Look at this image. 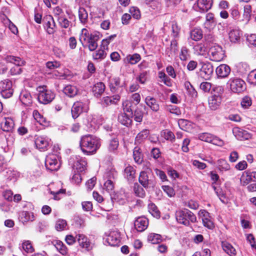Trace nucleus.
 Returning <instances> with one entry per match:
<instances>
[{
	"label": "nucleus",
	"mask_w": 256,
	"mask_h": 256,
	"mask_svg": "<svg viewBox=\"0 0 256 256\" xmlns=\"http://www.w3.org/2000/svg\"><path fill=\"white\" fill-rule=\"evenodd\" d=\"M252 180L251 172L247 170L242 173L240 178V184L242 186H246Z\"/></svg>",
	"instance_id": "nucleus-36"
},
{
	"label": "nucleus",
	"mask_w": 256,
	"mask_h": 256,
	"mask_svg": "<svg viewBox=\"0 0 256 256\" xmlns=\"http://www.w3.org/2000/svg\"><path fill=\"white\" fill-rule=\"evenodd\" d=\"M106 242L112 246H119L120 242V234L116 231L110 232L106 239Z\"/></svg>",
	"instance_id": "nucleus-17"
},
{
	"label": "nucleus",
	"mask_w": 256,
	"mask_h": 256,
	"mask_svg": "<svg viewBox=\"0 0 256 256\" xmlns=\"http://www.w3.org/2000/svg\"><path fill=\"white\" fill-rule=\"evenodd\" d=\"M38 95V101L44 104H47L51 102L54 98V94L51 90H44V88H39Z\"/></svg>",
	"instance_id": "nucleus-7"
},
{
	"label": "nucleus",
	"mask_w": 256,
	"mask_h": 256,
	"mask_svg": "<svg viewBox=\"0 0 256 256\" xmlns=\"http://www.w3.org/2000/svg\"><path fill=\"white\" fill-rule=\"evenodd\" d=\"M74 170V174L71 178V182L74 184H78L82 181V177L80 174V172H78Z\"/></svg>",
	"instance_id": "nucleus-63"
},
{
	"label": "nucleus",
	"mask_w": 256,
	"mask_h": 256,
	"mask_svg": "<svg viewBox=\"0 0 256 256\" xmlns=\"http://www.w3.org/2000/svg\"><path fill=\"white\" fill-rule=\"evenodd\" d=\"M176 217L178 222L186 226L190 225V222L192 223H194L196 222V216L188 209L176 211Z\"/></svg>",
	"instance_id": "nucleus-3"
},
{
	"label": "nucleus",
	"mask_w": 256,
	"mask_h": 256,
	"mask_svg": "<svg viewBox=\"0 0 256 256\" xmlns=\"http://www.w3.org/2000/svg\"><path fill=\"white\" fill-rule=\"evenodd\" d=\"M50 141L47 137L40 136L36 138L35 144L38 148L44 150L48 146Z\"/></svg>",
	"instance_id": "nucleus-19"
},
{
	"label": "nucleus",
	"mask_w": 256,
	"mask_h": 256,
	"mask_svg": "<svg viewBox=\"0 0 256 256\" xmlns=\"http://www.w3.org/2000/svg\"><path fill=\"white\" fill-rule=\"evenodd\" d=\"M230 16L238 22H242V20H240V13L236 8H232L230 10Z\"/></svg>",
	"instance_id": "nucleus-56"
},
{
	"label": "nucleus",
	"mask_w": 256,
	"mask_h": 256,
	"mask_svg": "<svg viewBox=\"0 0 256 256\" xmlns=\"http://www.w3.org/2000/svg\"><path fill=\"white\" fill-rule=\"evenodd\" d=\"M73 162V170L78 172H82L86 168V162L84 159L80 157H76L74 160H70V162Z\"/></svg>",
	"instance_id": "nucleus-16"
},
{
	"label": "nucleus",
	"mask_w": 256,
	"mask_h": 256,
	"mask_svg": "<svg viewBox=\"0 0 256 256\" xmlns=\"http://www.w3.org/2000/svg\"><path fill=\"white\" fill-rule=\"evenodd\" d=\"M212 134L208 132L201 133L198 134V138L202 141L211 142Z\"/></svg>",
	"instance_id": "nucleus-58"
},
{
	"label": "nucleus",
	"mask_w": 256,
	"mask_h": 256,
	"mask_svg": "<svg viewBox=\"0 0 256 256\" xmlns=\"http://www.w3.org/2000/svg\"><path fill=\"white\" fill-rule=\"evenodd\" d=\"M63 92L68 96L74 97L77 94L78 89L74 86L68 85L64 88Z\"/></svg>",
	"instance_id": "nucleus-35"
},
{
	"label": "nucleus",
	"mask_w": 256,
	"mask_h": 256,
	"mask_svg": "<svg viewBox=\"0 0 256 256\" xmlns=\"http://www.w3.org/2000/svg\"><path fill=\"white\" fill-rule=\"evenodd\" d=\"M117 176V172L114 170H110L108 173V180L104 184V189L105 190L108 192H112L114 189V184L112 181V178H115Z\"/></svg>",
	"instance_id": "nucleus-15"
},
{
	"label": "nucleus",
	"mask_w": 256,
	"mask_h": 256,
	"mask_svg": "<svg viewBox=\"0 0 256 256\" xmlns=\"http://www.w3.org/2000/svg\"><path fill=\"white\" fill-rule=\"evenodd\" d=\"M213 71V66L210 63H204L200 70L198 76L206 80H208L211 77Z\"/></svg>",
	"instance_id": "nucleus-13"
},
{
	"label": "nucleus",
	"mask_w": 256,
	"mask_h": 256,
	"mask_svg": "<svg viewBox=\"0 0 256 256\" xmlns=\"http://www.w3.org/2000/svg\"><path fill=\"white\" fill-rule=\"evenodd\" d=\"M248 78L250 83L256 85V69L250 72Z\"/></svg>",
	"instance_id": "nucleus-64"
},
{
	"label": "nucleus",
	"mask_w": 256,
	"mask_h": 256,
	"mask_svg": "<svg viewBox=\"0 0 256 256\" xmlns=\"http://www.w3.org/2000/svg\"><path fill=\"white\" fill-rule=\"evenodd\" d=\"M100 38L98 33L90 32L87 29L82 28L79 40L83 46L88 47L90 51H94L98 46Z\"/></svg>",
	"instance_id": "nucleus-2"
},
{
	"label": "nucleus",
	"mask_w": 256,
	"mask_h": 256,
	"mask_svg": "<svg viewBox=\"0 0 256 256\" xmlns=\"http://www.w3.org/2000/svg\"><path fill=\"white\" fill-rule=\"evenodd\" d=\"M198 216L202 218L204 226L210 230H212L214 226L210 213L205 210H200L198 213Z\"/></svg>",
	"instance_id": "nucleus-10"
},
{
	"label": "nucleus",
	"mask_w": 256,
	"mask_h": 256,
	"mask_svg": "<svg viewBox=\"0 0 256 256\" xmlns=\"http://www.w3.org/2000/svg\"><path fill=\"white\" fill-rule=\"evenodd\" d=\"M194 50L198 55L204 56L206 53V48L202 43L197 44L194 46Z\"/></svg>",
	"instance_id": "nucleus-40"
},
{
	"label": "nucleus",
	"mask_w": 256,
	"mask_h": 256,
	"mask_svg": "<svg viewBox=\"0 0 256 256\" xmlns=\"http://www.w3.org/2000/svg\"><path fill=\"white\" fill-rule=\"evenodd\" d=\"M222 246L224 250L230 256L236 255V250L230 243L223 241L222 242Z\"/></svg>",
	"instance_id": "nucleus-27"
},
{
	"label": "nucleus",
	"mask_w": 256,
	"mask_h": 256,
	"mask_svg": "<svg viewBox=\"0 0 256 256\" xmlns=\"http://www.w3.org/2000/svg\"><path fill=\"white\" fill-rule=\"evenodd\" d=\"M33 116L36 120L41 125L46 126L48 124L46 119L43 116L40 112L34 110L33 112Z\"/></svg>",
	"instance_id": "nucleus-39"
},
{
	"label": "nucleus",
	"mask_w": 256,
	"mask_h": 256,
	"mask_svg": "<svg viewBox=\"0 0 256 256\" xmlns=\"http://www.w3.org/2000/svg\"><path fill=\"white\" fill-rule=\"evenodd\" d=\"M22 248L27 253L32 252L34 250L30 240H24L22 244Z\"/></svg>",
	"instance_id": "nucleus-53"
},
{
	"label": "nucleus",
	"mask_w": 256,
	"mask_h": 256,
	"mask_svg": "<svg viewBox=\"0 0 256 256\" xmlns=\"http://www.w3.org/2000/svg\"><path fill=\"white\" fill-rule=\"evenodd\" d=\"M78 17L82 24H86L88 21V14L86 10L80 8L78 10Z\"/></svg>",
	"instance_id": "nucleus-46"
},
{
	"label": "nucleus",
	"mask_w": 256,
	"mask_h": 256,
	"mask_svg": "<svg viewBox=\"0 0 256 256\" xmlns=\"http://www.w3.org/2000/svg\"><path fill=\"white\" fill-rule=\"evenodd\" d=\"M145 108L142 105H140L139 106L134 110V112L133 116L134 120L138 122H141L143 119L144 112L143 109Z\"/></svg>",
	"instance_id": "nucleus-28"
},
{
	"label": "nucleus",
	"mask_w": 256,
	"mask_h": 256,
	"mask_svg": "<svg viewBox=\"0 0 256 256\" xmlns=\"http://www.w3.org/2000/svg\"><path fill=\"white\" fill-rule=\"evenodd\" d=\"M76 240L78 242L80 246L84 250L88 252L93 248L94 244L84 234H78L76 235Z\"/></svg>",
	"instance_id": "nucleus-11"
},
{
	"label": "nucleus",
	"mask_w": 256,
	"mask_h": 256,
	"mask_svg": "<svg viewBox=\"0 0 256 256\" xmlns=\"http://www.w3.org/2000/svg\"><path fill=\"white\" fill-rule=\"evenodd\" d=\"M190 36L192 40L198 41L202 38L203 32L200 28H194L190 31Z\"/></svg>",
	"instance_id": "nucleus-34"
},
{
	"label": "nucleus",
	"mask_w": 256,
	"mask_h": 256,
	"mask_svg": "<svg viewBox=\"0 0 256 256\" xmlns=\"http://www.w3.org/2000/svg\"><path fill=\"white\" fill-rule=\"evenodd\" d=\"M45 164L46 168L51 171L56 170L60 168L57 156L54 154H50L46 156Z\"/></svg>",
	"instance_id": "nucleus-14"
},
{
	"label": "nucleus",
	"mask_w": 256,
	"mask_h": 256,
	"mask_svg": "<svg viewBox=\"0 0 256 256\" xmlns=\"http://www.w3.org/2000/svg\"><path fill=\"white\" fill-rule=\"evenodd\" d=\"M166 110L168 112L176 116H180L181 114V111L180 108L174 105L167 106Z\"/></svg>",
	"instance_id": "nucleus-61"
},
{
	"label": "nucleus",
	"mask_w": 256,
	"mask_h": 256,
	"mask_svg": "<svg viewBox=\"0 0 256 256\" xmlns=\"http://www.w3.org/2000/svg\"><path fill=\"white\" fill-rule=\"evenodd\" d=\"M14 122L10 118H4L0 123V126L4 131L10 132L14 126Z\"/></svg>",
	"instance_id": "nucleus-22"
},
{
	"label": "nucleus",
	"mask_w": 256,
	"mask_h": 256,
	"mask_svg": "<svg viewBox=\"0 0 256 256\" xmlns=\"http://www.w3.org/2000/svg\"><path fill=\"white\" fill-rule=\"evenodd\" d=\"M118 146V141L117 138H113L110 140L108 150L110 152H114L116 150Z\"/></svg>",
	"instance_id": "nucleus-55"
},
{
	"label": "nucleus",
	"mask_w": 256,
	"mask_h": 256,
	"mask_svg": "<svg viewBox=\"0 0 256 256\" xmlns=\"http://www.w3.org/2000/svg\"><path fill=\"white\" fill-rule=\"evenodd\" d=\"M22 102L25 105H29L32 102V96L28 92H24L20 96Z\"/></svg>",
	"instance_id": "nucleus-51"
},
{
	"label": "nucleus",
	"mask_w": 256,
	"mask_h": 256,
	"mask_svg": "<svg viewBox=\"0 0 256 256\" xmlns=\"http://www.w3.org/2000/svg\"><path fill=\"white\" fill-rule=\"evenodd\" d=\"M217 168L220 172H226L230 169V165L224 159H220L217 161Z\"/></svg>",
	"instance_id": "nucleus-33"
},
{
	"label": "nucleus",
	"mask_w": 256,
	"mask_h": 256,
	"mask_svg": "<svg viewBox=\"0 0 256 256\" xmlns=\"http://www.w3.org/2000/svg\"><path fill=\"white\" fill-rule=\"evenodd\" d=\"M56 20L60 26L62 28H68L69 26L70 22L67 19L65 14L62 16L58 17V18H56Z\"/></svg>",
	"instance_id": "nucleus-49"
},
{
	"label": "nucleus",
	"mask_w": 256,
	"mask_h": 256,
	"mask_svg": "<svg viewBox=\"0 0 256 256\" xmlns=\"http://www.w3.org/2000/svg\"><path fill=\"white\" fill-rule=\"evenodd\" d=\"M148 224V220L144 216H141L137 218L134 222L135 228L138 232L144 231L147 228Z\"/></svg>",
	"instance_id": "nucleus-18"
},
{
	"label": "nucleus",
	"mask_w": 256,
	"mask_h": 256,
	"mask_svg": "<svg viewBox=\"0 0 256 256\" xmlns=\"http://www.w3.org/2000/svg\"><path fill=\"white\" fill-rule=\"evenodd\" d=\"M88 110V105L80 101L75 102L72 108V117L76 119L83 112H87Z\"/></svg>",
	"instance_id": "nucleus-8"
},
{
	"label": "nucleus",
	"mask_w": 256,
	"mask_h": 256,
	"mask_svg": "<svg viewBox=\"0 0 256 256\" xmlns=\"http://www.w3.org/2000/svg\"><path fill=\"white\" fill-rule=\"evenodd\" d=\"M134 191L138 196L143 198L145 196L144 190L138 183L134 184Z\"/></svg>",
	"instance_id": "nucleus-52"
},
{
	"label": "nucleus",
	"mask_w": 256,
	"mask_h": 256,
	"mask_svg": "<svg viewBox=\"0 0 256 256\" xmlns=\"http://www.w3.org/2000/svg\"><path fill=\"white\" fill-rule=\"evenodd\" d=\"M51 244L55 246L62 254L65 256L68 254L67 248L62 241L58 240H54L51 241Z\"/></svg>",
	"instance_id": "nucleus-24"
},
{
	"label": "nucleus",
	"mask_w": 256,
	"mask_h": 256,
	"mask_svg": "<svg viewBox=\"0 0 256 256\" xmlns=\"http://www.w3.org/2000/svg\"><path fill=\"white\" fill-rule=\"evenodd\" d=\"M251 12V6L248 4L244 5V6L243 18L242 20L244 24H247L250 20Z\"/></svg>",
	"instance_id": "nucleus-32"
},
{
	"label": "nucleus",
	"mask_w": 256,
	"mask_h": 256,
	"mask_svg": "<svg viewBox=\"0 0 256 256\" xmlns=\"http://www.w3.org/2000/svg\"><path fill=\"white\" fill-rule=\"evenodd\" d=\"M151 173L152 170L149 168H146L140 173L138 180L140 183L145 188H148L150 184H152V180L149 176Z\"/></svg>",
	"instance_id": "nucleus-12"
},
{
	"label": "nucleus",
	"mask_w": 256,
	"mask_h": 256,
	"mask_svg": "<svg viewBox=\"0 0 256 256\" xmlns=\"http://www.w3.org/2000/svg\"><path fill=\"white\" fill-rule=\"evenodd\" d=\"M145 102L146 105L154 112H158L160 106L158 101L153 97L148 96L145 98Z\"/></svg>",
	"instance_id": "nucleus-23"
},
{
	"label": "nucleus",
	"mask_w": 256,
	"mask_h": 256,
	"mask_svg": "<svg viewBox=\"0 0 256 256\" xmlns=\"http://www.w3.org/2000/svg\"><path fill=\"white\" fill-rule=\"evenodd\" d=\"M100 146V139L94 136L87 134L81 138L80 148L82 152L86 155L95 154Z\"/></svg>",
	"instance_id": "nucleus-1"
},
{
	"label": "nucleus",
	"mask_w": 256,
	"mask_h": 256,
	"mask_svg": "<svg viewBox=\"0 0 256 256\" xmlns=\"http://www.w3.org/2000/svg\"><path fill=\"white\" fill-rule=\"evenodd\" d=\"M189 56L188 50L186 47L183 46L181 48L180 54V58L182 60L185 61L187 60Z\"/></svg>",
	"instance_id": "nucleus-62"
},
{
	"label": "nucleus",
	"mask_w": 256,
	"mask_h": 256,
	"mask_svg": "<svg viewBox=\"0 0 256 256\" xmlns=\"http://www.w3.org/2000/svg\"><path fill=\"white\" fill-rule=\"evenodd\" d=\"M149 134L150 132L148 130H143L137 134L135 138L136 142L137 143H141L148 137Z\"/></svg>",
	"instance_id": "nucleus-41"
},
{
	"label": "nucleus",
	"mask_w": 256,
	"mask_h": 256,
	"mask_svg": "<svg viewBox=\"0 0 256 256\" xmlns=\"http://www.w3.org/2000/svg\"><path fill=\"white\" fill-rule=\"evenodd\" d=\"M12 88V82L11 81L6 80L0 82V90H11Z\"/></svg>",
	"instance_id": "nucleus-54"
},
{
	"label": "nucleus",
	"mask_w": 256,
	"mask_h": 256,
	"mask_svg": "<svg viewBox=\"0 0 256 256\" xmlns=\"http://www.w3.org/2000/svg\"><path fill=\"white\" fill-rule=\"evenodd\" d=\"M148 240L152 244H158L162 241L160 235L156 234H150L148 237Z\"/></svg>",
	"instance_id": "nucleus-50"
},
{
	"label": "nucleus",
	"mask_w": 256,
	"mask_h": 256,
	"mask_svg": "<svg viewBox=\"0 0 256 256\" xmlns=\"http://www.w3.org/2000/svg\"><path fill=\"white\" fill-rule=\"evenodd\" d=\"M133 156L136 162L141 164L143 160L142 154L141 150L138 147H136L133 152Z\"/></svg>",
	"instance_id": "nucleus-43"
},
{
	"label": "nucleus",
	"mask_w": 256,
	"mask_h": 256,
	"mask_svg": "<svg viewBox=\"0 0 256 256\" xmlns=\"http://www.w3.org/2000/svg\"><path fill=\"white\" fill-rule=\"evenodd\" d=\"M106 56V50L100 48L98 50L92 54V57L94 60L104 59Z\"/></svg>",
	"instance_id": "nucleus-47"
},
{
	"label": "nucleus",
	"mask_w": 256,
	"mask_h": 256,
	"mask_svg": "<svg viewBox=\"0 0 256 256\" xmlns=\"http://www.w3.org/2000/svg\"><path fill=\"white\" fill-rule=\"evenodd\" d=\"M148 212L151 214L156 218L160 217V212L157 206L154 204H150L148 206Z\"/></svg>",
	"instance_id": "nucleus-45"
},
{
	"label": "nucleus",
	"mask_w": 256,
	"mask_h": 256,
	"mask_svg": "<svg viewBox=\"0 0 256 256\" xmlns=\"http://www.w3.org/2000/svg\"><path fill=\"white\" fill-rule=\"evenodd\" d=\"M148 74V71L140 72L139 76L136 78V80L142 84H144L146 81Z\"/></svg>",
	"instance_id": "nucleus-59"
},
{
	"label": "nucleus",
	"mask_w": 256,
	"mask_h": 256,
	"mask_svg": "<svg viewBox=\"0 0 256 256\" xmlns=\"http://www.w3.org/2000/svg\"><path fill=\"white\" fill-rule=\"evenodd\" d=\"M216 72L218 77L224 78L229 75L230 68L226 64H222L216 68Z\"/></svg>",
	"instance_id": "nucleus-20"
},
{
	"label": "nucleus",
	"mask_w": 256,
	"mask_h": 256,
	"mask_svg": "<svg viewBox=\"0 0 256 256\" xmlns=\"http://www.w3.org/2000/svg\"><path fill=\"white\" fill-rule=\"evenodd\" d=\"M180 128L185 131H189L192 128V123L184 119H180L178 121Z\"/></svg>",
	"instance_id": "nucleus-37"
},
{
	"label": "nucleus",
	"mask_w": 256,
	"mask_h": 256,
	"mask_svg": "<svg viewBox=\"0 0 256 256\" xmlns=\"http://www.w3.org/2000/svg\"><path fill=\"white\" fill-rule=\"evenodd\" d=\"M106 89L105 84L102 82L95 84L92 87V92L95 97L99 98L104 93Z\"/></svg>",
	"instance_id": "nucleus-21"
},
{
	"label": "nucleus",
	"mask_w": 256,
	"mask_h": 256,
	"mask_svg": "<svg viewBox=\"0 0 256 256\" xmlns=\"http://www.w3.org/2000/svg\"><path fill=\"white\" fill-rule=\"evenodd\" d=\"M66 222L65 220H58L56 224L55 228L57 230L62 231L66 228Z\"/></svg>",
	"instance_id": "nucleus-60"
},
{
	"label": "nucleus",
	"mask_w": 256,
	"mask_h": 256,
	"mask_svg": "<svg viewBox=\"0 0 256 256\" xmlns=\"http://www.w3.org/2000/svg\"><path fill=\"white\" fill-rule=\"evenodd\" d=\"M4 59L6 62L14 64V65L24 66L25 64V62L20 58L13 56H7Z\"/></svg>",
	"instance_id": "nucleus-30"
},
{
	"label": "nucleus",
	"mask_w": 256,
	"mask_h": 256,
	"mask_svg": "<svg viewBox=\"0 0 256 256\" xmlns=\"http://www.w3.org/2000/svg\"><path fill=\"white\" fill-rule=\"evenodd\" d=\"M118 120L121 124L126 126H128L132 123L131 118L125 112H121L118 114Z\"/></svg>",
	"instance_id": "nucleus-29"
},
{
	"label": "nucleus",
	"mask_w": 256,
	"mask_h": 256,
	"mask_svg": "<svg viewBox=\"0 0 256 256\" xmlns=\"http://www.w3.org/2000/svg\"><path fill=\"white\" fill-rule=\"evenodd\" d=\"M50 20L51 21L48 20L46 24V30L48 34H52L54 32L56 24L52 18H50Z\"/></svg>",
	"instance_id": "nucleus-57"
},
{
	"label": "nucleus",
	"mask_w": 256,
	"mask_h": 256,
	"mask_svg": "<svg viewBox=\"0 0 256 256\" xmlns=\"http://www.w3.org/2000/svg\"><path fill=\"white\" fill-rule=\"evenodd\" d=\"M136 170L130 165L126 166L124 170V175L128 180H132L135 178Z\"/></svg>",
	"instance_id": "nucleus-26"
},
{
	"label": "nucleus",
	"mask_w": 256,
	"mask_h": 256,
	"mask_svg": "<svg viewBox=\"0 0 256 256\" xmlns=\"http://www.w3.org/2000/svg\"><path fill=\"white\" fill-rule=\"evenodd\" d=\"M120 100V96L116 94L112 96H104L102 98V104L106 106H109L112 104H115Z\"/></svg>",
	"instance_id": "nucleus-25"
},
{
	"label": "nucleus",
	"mask_w": 256,
	"mask_h": 256,
	"mask_svg": "<svg viewBox=\"0 0 256 256\" xmlns=\"http://www.w3.org/2000/svg\"><path fill=\"white\" fill-rule=\"evenodd\" d=\"M184 86L188 94L193 98L196 96L197 92L190 82L186 81L184 83Z\"/></svg>",
	"instance_id": "nucleus-42"
},
{
	"label": "nucleus",
	"mask_w": 256,
	"mask_h": 256,
	"mask_svg": "<svg viewBox=\"0 0 256 256\" xmlns=\"http://www.w3.org/2000/svg\"><path fill=\"white\" fill-rule=\"evenodd\" d=\"M228 36L230 42L236 43L240 40V31L238 30H232L229 32Z\"/></svg>",
	"instance_id": "nucleus-38"
},
{
	"label": "nucleus",
	"mask_w": 256,
	"mask_h": 256,
	"mask_svg": "<svg viewBox=\"0 0 256 256\" xmlns=\"http://www.w3.org/2000/svg\"><path fill=\"white\" fill-rule=\"evenodd\" d=\"M212 3V0H196L193 8L197 12H206L211 8Z\"/></svg>",
	"instance_id": "nucleus-9"
},
{
	"label": "nucleus",
	"mask_w": 256,
	"mask_h": 256,
	"mask_svg": "<svg viewBox=\"0 0 256 256\" xmlns=\"http://www.w3.org/2000/svg\"><path fill=\"white\" fill-rule=\"evenodd\" d=\"M234 132L235 134L236 138L241 140H248L250 138V134L246 130H235Z\"/></svg>",
	"instance_id": "nucleus-31"
},
{
	"label": "nucleus",
	"mask_w": 256,
	"mask_h": 256,
	"mask_svg": "<svg viewBox=\"0 0 256 256\" xmlns=\"http://www.w3.org/2000/svg\"><path fill=\"white\" fill-rule=\"evenodd\" d=\"M230 90L234 93L240 94L246 90V84L241 78L236 77L231 78L227 82Z\"/></svg>",
	"instance_id": "nucleus-4"
},
{
	"label": "nucleus",
	"mask_w": 256,
	"mask_h": 256,
	"mask_svg": "<svg viewBox=\"0 0 256 256\" xmlns=\"http://www.w3.org/2000/svg\"><path fill=\"white\" fill-rule=\"evenodd\" d=\"M209 54L210 60L215 62H220L225 56L224 51L218 45L212 46L209 50Z\"/></svg>",
	"instance_id": "nucleus-6"
},
{
	"label": "nucleus",
	"mask_w": 256,
	"mask_h": 256,
	"mask_svg": "<svg viewBox=\"0 0 256 256\" xmlns=\"http://www.w3.org/2000/svg\"><path fill=\"white\" fill-rule=\"evenodd\" d=\"M216 90L218 91V94H214L208 98L209 107L212 110H216L220 106L222 100L221 94L224 92V90L221 86L216 88Z\"/></svg>",
	"instance_id": "nucleus-5"
},
{
	"label": "nucleus",
	"mask_w": 256,
	"mask_h": 256,
	"mask_svg": "<svg viewBox=\"0 0 256 256\" xmlns=\"http://www.w3.org/2000/svg\"><path fill=\"white\" fill-rule=\"evenodd\" d=\"M126 60L127 62L131 64H134L140 60V56L138 54L128 55L126 56Z\"/></svg>",
	"instance_id": "nucleus-48"
},
{
	"label": "nucleus",
	"mask_w": 256,
	"mask_h": 256,
	"mask_svg": "<svg viewBox=\"0 0 256 256\" xmlns=\"http://www.w3.org/2000/svg\"><path fill=\"white\" fill-rule=\"evenodd\" d=\"M158 76V78L161 79L164 84L168 86H172L170 78L164 72L162 71L159 72Z\"/></svg>",
	"instance_id": "nucleus-44"
}]
</instances>
